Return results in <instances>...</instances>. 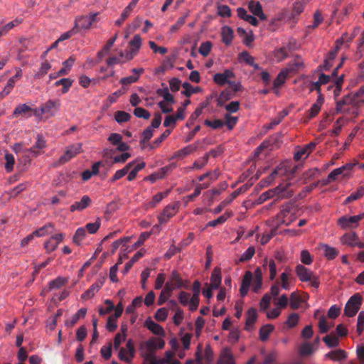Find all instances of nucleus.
<instances>
[{"label":"nucleus","instance_id":"obj_1","mask_svg":"<svg viewBox=\"0 0 364 364\" xmlns=\"http://www.w3.org/2000/svg\"><path fill=\"white\" fill-rule=\"evenodd\" d=\"M296 207L291 203H287L282 205L280 212L274 218L277 225H289L296 219Z\"/></svg>","mask_w":364,"mask_h":364},{"label":"nucleus","instance_id":"obj_2","mask_svg":"<svg viewBox=\"0 0 364 364\" xmlns=\"http://www.w3.org/2000/svg\"><path fill=\"white\" fill-rule=\"evenodd\" d=\"M291 183L279 184L275 188L263 193L259 198L260 203L277 196L278 198H289L293 196L294 191L290 188Z\"/></svg>","mask_w":364,"mask_h":364},{"label":"nucleus","instance_id":"obj_3","mask_svg":"<svg viewBox=\"0 0 364 364\" xmlns=\"http://www.w3.org/2000/svg\"><path fill=\"white\" fill-rule=\"evenodd\" d=\"M296 273L301 282H311V285L313 287L318 288L320 282L318 277L314 275L308 268L302 264H298L296 267Z\"/></svg>","mask_w":364,"mask_h":364},{"label":"nucleus","instance_id":"obj_4","mask_svg":"<svg viewBox=\"0 0 364 364\" xmlns=\"http://www.w3.org/2000/svg\"><path fill=\"white\" fill-rule=\"evenodd\" d=\"M362 301V296L358 293L350 296L344 309L345 315L348 317L355 316L360 309Z\"/></svg>","mask_w":364,"mask_h":364},{"label":"nucleus","instance_id":"obj_5","mask_svg":"<svg viewBox=\"0 0 364 364\" xmlns=\"http://www.w3.org/2000/svg\"><path fill=\"white\" fill-rule=\"evenodd\" d=\"M98 13H93L89 16H80L75 18L74 28L77 33L82 29L87 30L90 28L94 22L97 21Z\"/></svg>","mask_w":364,"mask_h":364},{"label":"nucleus","instance_id":"obj_6","mask_svg":"<svg viewBox=\"0 0 364 364\" xmlns=\"http://www.w3.org/2000/svg\"><path fill=\"white\" fill-rule=\"evenodd\" d=\"M364 218V215L353 216L343 215L338 219V225L343 230L355 229L359 225V222Z\"/></svg>","mask_w":364,"mask_h":364},{"label":"nucleus","instance_id":"obj_7","mask_svg":"<svg viewBox=\"0 0 364 364\" xmlns=\"http://www.w3.org/2000/svg\"><path fill=\"white\" fill-rule=\"evenodd\" d=\"M165 342L160 338H152L141 344V350L146 349V353H154L156 349H161L164 347Z\"/></svg>","mask_w":364,"mask_h":364},{"label":"nucleus","instance_id":"obj_8","mask_svg":"<svg viewBox=\"0 0 364 364\" xmlns=\"http://www.w3.org/2000/svg\"><path fill=\"white\" fill-rule=\"evenodd\" d=\"M60 107V100H49L46 102L41 105L42 112L44 115L48 117H53L59 110Z\"/></svg>","mask_w":364,"mask_h":364},{"label":"nucleus","instance_id":"obj_9","mask_svg":"<svg viewBox=\"0 0 364 364\" xmlns=\"http://www.w3.org/2000/svg\"><path fill=\"white\" fill-rule=\"evenodd\" d=\"M81 144L77 143L75 144H73L68 147L65 153L63 155L59 161L60 163L64 164L70 161L72 158L76 156L77 154L80 153L81 151Z\"/></svg>","mask_w":364,"mask_h":364},{"label":"nucleus","instance_id":"obj_10","mask_svg":"<svg viewBox=\"0 0 364 364\" xmlns=\"http://www.w3.org/2000/svg\"><path fill=\"white\" fill-rule=\"evenodd\" d=\"M141 46V38L139 35H135L129 42L130 51L127 54L126 58L130 60L137 54Z\"/></svg>","mask_w":364,"mask_h":364},{"label":"nucleus","instance_id":"obj_11","mask_svg":"<svg viewBox=\"0 0 364 364\" xmlns=\"http://www.w3.org/2000/svg\"><path fill=\"white\" fill-rule=\"evenodd\" d=\"M92 203L91 198L85 195L82 197L80 201H75L73 205L70 207V210L71 212L75 211H82L89 207Z\"/></svg>","mask_w":364,"mask_h":364},{"label":"nucleus","instance_id":"obj_12","mask_svg":"<svg viewBox=\"0 0 364 364\" xmlns=\"http://www.w3.org/2000/svg\"><path fill=\"white\" fill-rule=\"evenodd\" d=\"M46 146V141L41 134H38L36 141L33 146L23 150L25 153L32 154L33 156H37L40 154V150Z\"/></svg>","mask_w":364,"mask_h":364},{"label":"nucleus","instance_id":"obj_13","mask_svg":"<svg viewBox=\"0 0 364 364\" xmlns=\"http://www.w3.org/2000/svg\"><path fill=\"white\" fill-rule=\"evenodd\" d=\"M363 93H364V87H361L354 96L352 97L350 95H346V97H343V99L342 100L337 102L336 111L338 112H342L343 105L354 103L355 101V99Z\"/></svg>","mask_w":364,"mask_h":364},{"label":"nucleus","instance_id":"obj_14","mask_svg":"<svg viewBox=\"0 0 364 364\" xmlns=\"http://www.w3.org/2000/svg\"><path fill=\"white\" fill-rule=\"evenodd\" d=\"M144 70L143 68H134L132 70V73H134L132 75L123 77L120 80V82L123 85H129L134 82H136L139 78V75L143 73Z\"/></svg>","mask_w":364,"mask_h":364},{"label":"nucleus","instance_id":"obj_15","mask_svg":"<svg viewBox=\"0 0 364 364\" xmlns=\"http://www.w3.org/2000/svg\"><path fill=\"white\" fill-rule=\"evenodd\" d=\"M145 326L149 330L156 335L164 336L165 334L163 327L154 322L151 318L146 320Z\"/></svg>","mask_w":364,"mask_h":364},{"label":"nucleus","instance_id":"obj_16","mask_svg":"<svg viewBox=\"0 0 364 364\" xmlns=\"http://www.w3.org/2000/svg\"><path fill=\"white\" fill-rule=\"evenodd\" d=\"M135 164V161L129 162L123 168L117 170L114 175L109 179L110 183H114L116 181L122 178L127 175L131 168Z\"/></svg>","mask_w":364,"mask_h":364},{"label":"nucleus","instance_id":"obj_17","mask_svg":"<svg viewBox=\"0 0 364 364\" xmlns=\"http://www.w3.org/2000/svg\"><path fill=\"white\" fill-rule=\"evenodd\" d=\"M240 191V190H236L234 192L232 193V194L227 198H225L224 200H223L213 210V213L215 214H218L220 213L223 209L226 207L228 205L230 204L235 198H236Z\"/></svg>","mask_w":364,"mask_h":364},{"label":"nucleus","instance_id":"obj_18","mask_svg":"<svg viewBox=\"0 0 364 364\" xmlns=\"http://www.w3.org/2000/svg\"><path fill=\"white\" fill-rule=\"evenodd\" d=\"M103 281H98L91 285V287L82 294V299H89L94 296L95 294L97 292L103 285Z\"/></svg>","mask_w":364,"mask_h":364},{"label":"nucleus","instance_id":"obj_19","mask_svg":"<svg viewBox=\"0 0 364 364\" xmlns=\"http://www.w3.org/2000/svg\"><path fill=\"white\" fill-rule=\"evenodd\" d=\"M222 41L226 46H230L234 38L233 30L228 26L222 28L221 31Z\"/></svg>","mask_w":364,"mask_h":364},{"label":"nucleus","instance_id":"obj_20","mask_svg":"<svg viewBox=\"0 0 364 364\" xmlns=\"http://www.w3.org/2000/svg\"><path fill=\"white\" fill-rule=\"evenodd\" d=\"M257 318V311L254 307L248 309L246 315L245 329L249 331L250 327L253 326Z\"/></svg>","mask_w":364,"mask_h":364},{"label":"nucleus","instance_id":"obj_21","mask_svg":"<svg viewBox=\"0 0 364 364\" xmlns=\"http://www.w3.org/2000/svg\"><path fill=\"white\" fill-rule=\"evenodd\" d=\"M176 213V208L174 205H167L161 215L159 217V222L161 223H166L168 220L173 217Z\"/></svg>","mask_w":364,"mask_h":364},{"label":"nucleus","instance_id":"obj_22","mask_svg":"<svg viewBox=\"0 0 364 364\" xmlns=\"http://www.w3.org/2000/svg\"><path fill=\"white\" fill-rule=\"evenodd\" d=\"M218 364H235L233 355L229 348H225L221 353Z\"/></svg>","mask_w":364,"mask_h":364},{"label":"nucleus","instance_id":"obj_23","mask_svg":"<svg viewBox=\"0 0 364 364\" xmlns=\"http://www.w3.org/2000/svg\"><path fill=\"white\" fill-rule=\"evenodd\" d=\"M324 98L321 94L318 96L316 102L313 104L309 109V119L315 117L320 112L322 105L323 104Z\"/></svg>","mask_w":364,"mask_h":364},{"label":"nucleus","instance_id":"obj_24","mask_svg":"<svg viewBox=\"0 0 364 364\" xmlns=\"http://www.w3.org/2000/svg\"><path fill=\"white\" fill-rule=\"evenodd\" d=\"M221 272L220 269L215 268L210 277V284L209 285L212 289H217L221 284Z\"/></svg>","mask_w":364,"mask_h":364},{"label":"nucleus","instance_id":"obj_25","mask_svg":"<svg viewBox=\"0 0 364 364\" xmlns=\"http://www.w3.org/2000/svg\"><path fill=\"white\" fill-rule=\"evenodd\" d=\"M321 248L323 252L324 256L328 259H333L338 256L339 253V251L336 248L331 247L326 244L321 245Z\"/></svg>","mask_w":364,"mask_h":364},{"label":"nucleus","instance_id":"obj_26","mask_svg":"<svg viewBox=\"0 0 364 364\" xmlns=\"http://www.w3.org/2000/svg\"><path fill=\"white\" fill-rule=\"evenodd\" d=\"M75 61V58L73 55L70 56L68 60L64 61L63 63V68L58 70L57 75L62 76L67 75L69 73L70 68L73 67Z\"/></svg>","mask_w":364,"mask_h":364},{"label":"nucleus","instance_id":"obj_27","mask_svg":"<svg viewBox=\"0 0 364 364\" xmlns=\"http://www.w3.org/2000/svg\"><path fill=\"white\" fill-rule=\"evenodd\" d=\"M87 309L81 308L77 312L74 314L70 320L65 321V326L68 327H73L78 321L80 318H84L86 315Z\"/></svg>","mask_w":364,"mask_h":364},{"label":"nucleus","instance_id":"obj_28","mask_svg":"<svg viewBox=\"0 0 364 364\" xmlns=\"http://www.w3.org/2000/svg\"><path fill=\"white\" fill-rule=\"evenodd\" d=\"M289 72V69H284L279 73L277 77L274 79L273 82L274 88H278L284 84L286 79L288 76Z\"/></svg>","mask_w":364,"mask_h":364},{"label":"nucleus","instance_id":"obj_29","mask_svg":"<svg viewBox=\"0 0 364 364\" xmlns=\"http://www.w3.org/2000/svg\"><path fill=\"white\" fill-rule=\"evenodd\" d=\"M323 341L328 348H336L340 344L338 338L333 332L323 337Z\"/></svg>","mask_w":364,"mask_h":364},{"label":"nucleus","instance_id":"obj_30","mask_svg":"<svg viewBox=\"0 0 364 364\" xmlns=\"http://www.w3.org/2000/svg\"><path fill=\"white\" fill-rule=\"evenodd\" d=\"M54 230L53 225L51 223H48L37 230L33 232L35 237H43L47 235L51 234Z\"/></svg>","mask_w":364,"mask_h":364},{"label":"nucleus","instance_id":"obj_31","mask_svg":"<svg viewBox=\"0 0 364 364\" xmlns=\"http://www.w3.org/2000/svg\"><path fill=\"white\" fill-rule=\"evenodd\" d=\"M274 327L272 324H266L259 329V339L262 341L268 340L269 334L273 331Z\"/></svg>","mask_w":364,"mask_h":364},{"label":"nucleus","instance_id":"obj_32","mask_svg":"<svg viewBox=\"0 0 364 364\" xmlns=\"http://www.w3.org/2000/svg\"><path fill=\"white\" fill-rule=\"evenodd\" d=\"M73 82V81L70 78H62V79L56 81L54 83V85L55 87L62 85L63 88H62L61 92L63 94H65L69 91L70 87L72 86Z\"/></svg>","mask_w":364,"mask_h":364},{"label":"nucleus","instance_id":"obj_33","mask_svg":"<svg viewBox=\"0 0 364 364\" xmlns=\"http://www.w3.org/2000/svg\"><path fill=\"white\" fill-rule=\"evenodd\" d=\"M358 239L357 234L353 232L350 233H346L344 234L341 238V240L342 243L346 244L350 246H354V242H355Z\"/></svg>","mask_w":364,"mask_h":364},{"label":"nucleus","instance_id":"obj_34","mask_svg":"<svg viewBox=\"0 0 364 364\" xmlns=\"http://www.w3.org/2000/svg\"><path fill=\"white\" fill-rule=\"evenodd\" d=\"M263 266L264 267H267L269 270V279L270 280H274L277 275V267L275 262L273 259H270L269 261L267 259H265L264 261Z\"/></svg>","mask_w":364,"mask_h":364},{"label":"nucleus","instance_id":"obj_35","mask_svg":"<svg viewBox=\"0 0 364 364\" xmlns=\"http://www.w3.org/2000/svg\"><path fill=\"white\" fill-rule=\"evenodd\" d=\"M364 196V186L359 187L357 191L354 193H352L349 196H348L345 200V203H349L354 200L360 199L361 197Z\"/></svg>","mask_w":364,"mask_h":364},{"label":"nucleus","instance_id":"obj_36","mask_svg":"<svg viewBox=\"0 0 364 364\" xmlns=\"http://www.w3.org/2000/svg\"><path fill=\"white\" fill-rule=\"evenodd\" d=\"M32 108L27 105L26 104H20L18 105L14 111V116L18 117L19 115H26L28 112H31Z\"/></svg>","mask_w":364,"mask_h":364},{"label":"nucleus","instance_id":"obj_37","mask_svg":"<svg viewBox=\"0 0 364 364\" xmlns=\"http://www.w3.org/2000/svg\"><path fill=\"white\" fill-rule=\"evenodd\" d=\"M197 149V146L196 145H188L178 151H177L176 153H175V156L176 157H181V158H183L188 154H190L191 153L195 151Z\"/></svg>","mask_w":364,"mask_h":364},{"label":"nucleus","instance_id":"obj_38","mask_svg":"<svg viewBox=\"0 0 364 364\" xmlns=\"http://www.w3.org/2000/svg\"><path fill=\"white\" fill-rule=\"evenodd\" d=\"M182 86L184 90L182 91L181 93L188 97H191L193 93H197L200 90V87H193L189 82H184Z\"/></svg>","mask_w":364,"mask_h":364},{"label":"nucleus","instance_id":"obj_39","mask_svg":"<svg viewBox=\"0 0 364 364\" xmlns=\"http://www.w3.org/2000/svg\"><path fill=\"white\" fill-rule=\"evenodd\" d=\"M132 116L124 111H117L114 114V119L119 123H124L129 122Z\"/></svg>","mask_w":364,"mask_h":364},{"label":"nucleus","instance_id":"obj_40","mask_svg":"<svg viewBox=\"0 0 364 364\" xmlns=\"http://www.w3.org/2000/svg\"><path fill=\"white\" fill-rule=\"evenodd\" d=\"M4 159L6 160L5 163V169L7 173H10L14 170V166L15 164V158L12 154L6 153L5 154Z\"/></svg>","mask_w":364,"mask_h":364},{"label":"nucleus","instance_id":"obj_41","mask_svg":"<svg viewBox=\"0 0 364 364\" xmlns=\"http://www.w3.org/2000/svg\"><path fill=\"white\" fill-rule=\"evenodd\" d=\"M144 364H164V360H157L154 353H144Z\"/></svg>","mask_w":364,"mask_h":364},{"label":"nucleus","instance_id":"obj_42","mask_svg":"<svg viewBox=\"0 0 364 364\" xmlns=\"http://www.w3.org/2000/svg\"><path fill=\"white\" fill-rule=\"evenodd\" d=\"M117 38V36L115 35L113 38H112L107 41L106 45L103 47L102 50L98 53V56L100 58H103L106 54H107L109 53V50L114 45Z\"/></svg>","mask_w":364,"mask_h":364},{"label":"nucleus","instance_id":"obj_43","mask_svg":"<svg viewBox=\"0 0 364 364\" xmlns=\"http://www.w3.org/2000/svg\"><path fill=\"white\" fill-rule=\"evenodd\" d=\"M288 56V52L285 47H281L275 49L274 51V57L277 62H281Z\"/></svg>","mask_w":364,"mask_h":364},{"label":"nucleus","instance_id":"obj_44","mask_svg":"<svg viewBox=\"0 0 364 364\" xmlns=\"http://www.w3.org/2000/svg\"><path fill=\"white\" fill-rule=\"evenodd\" d=\"M67 282V279L60 277L50 281L48 284L50 289H60Z\"/></svg>","mask_w":364,"mask_h":364},{"label":"nucleus","instance_id":"obj_45","mask_svg":"<svg viewBox=\"0 0 364 364\" xmlns=\"http://www.w3.org/2000/svg\"><path fill=\"white\" fill-rule=\"evenodd\" d=\"M301 302V299L299 295H298L296 292H293L290 295V307L295 310L299 309L300 304Z\"/></svg>","mask_w":364,"mask_h":364},{"label":"nucleus","instance_id":"obj_46","mask_svg":"<svg viewBox=\"0 0 364 364\" xmlns=\"http://www.w3.org/2000/svg\"><path fill=\"white\" fill-rule=\"evenodd\" d=\"M299 321V315L297 313H292L288 316L285 324L287 325L289 328H291L298 324Z\"/></svg>","mask_w":364,"mask_h":364},{"label":"nucleus","instance_id":"obj_47","mask_svg":"<svg viewBox=\"0 0 364 364\" xmlns=\"http://www.w3.org/2000/svg\"><path fill=\"white\" fill-rule=\"evenodd\" d=\"M212 43L210 41H205L200 44L199 48V53L204 57L208 56L212 48Z\"/></svg>","mask_w":364,"mask_h":364},{"label":"nucleus","instance_id":"obj_48","mask_svg":"<svg viewBox=\"0 0 364 364\" xmlns=\"http://www.w3.org/2000/svg\"><path fill=\"white\" fill-rule=\"evenodd\" d=\"M289 114V112L286 109L282 110L280 112L277 117H275L272 120V122L269 124V128L272 129L275 126L279 124L282 119Z\"/></svg>","mask_w":364,"mask_h":364},{"label":"nucleus","instance_id":"obj_49","mask_svg":"<svg viewBox=\"0 0 364 364\" xmlns=\"http://www.w3.org/2000/svg\"><path fill=\"white\" fill-rule=\"evenodd\" d=\"M134 114L138 118L149 119L151 114L149 111L142 107H136L134 110Z\"/></svg>","mask_w":364,"mask_h":364},{"label":"nucleus","instance_id":"obj_50","mask_svg":"<svg viewBox=\"0 0 364 364\" xmlns=\"http://www.w3.org/2000/svg\"><path fill=\"white\" fill-rule=\"evenodd\" d=\"M255 253V249L253 246L249 247L240 256V262L248 261L254 256Z\"/></svg>","mask_w":364,"mask_h":364},{"label":"nucleus","instance_id":"obj_51","mask_svg":"<svg viewBox=\"0 0 364 364\" xmlns=\"http://www.w3.org/2000/svg\"><path fill=\"white\" fill-rule=\"evenodd\" d=\"M204 124L213 129H218L222 128L225 125V122L222 119H215L213 121L206 119L204 122Z\"/></svg>","mask_w":364,"mask_h":364},{"label":"nucleus","instance_id":"obj_52","mask_svg":"<svg viewBox=\"0 0 364 364\" xmlns=\"http://www.w3.org/2000/svg\"><path fill=\"white\" fill-rule=\"evenodd\" d=\"M23 22V19L21 18H16L14 21L8 23L4 26L1 28L3 32L6 35L7 33L11 30L15 26L21 24Z\"/></svg>","mask_w":364,"mask_h":364},{"label":"nucleus","instance_id":"obj_53","mask_svg":"<svg viewBox=\"0 0 364 364\" xmlns=\"http://www.w3.org/2000/svg\"><path fill=\"white\" fill-rule=\"evenodd\" d=\"M232 95H233V94H232V93L230 92V91H229V90H224V91H223V92L220 93V96H219V97H218V100H217V102H218V105L219 107H222V106H223L224 102H225V101H227V100H230V98H232Z\"/></svg>","mask_w":364,"mask_h":364},{"label":"nucleus","instance_id":"obj_54","mask_svg":"<svg viewBox=\"0 0 364 364\" xmlns=\"http://www.w3.org/2000/svg\"><path fill=\"white\" fill-rule=\"evenodd\" d=\"M86 235V230L83 228H79L73 237V242L80 245Z\"/></svg>","mask_w":364,"mask_h":364},{"label":"nucleus","instance_id":"obj_55","mask_svg":"<svg viewBox=\"0 0 364 364\" xmlns=\"http://www.w3.org/2000/svg\"><path fill=\"white\" fill-rule=\"evenodd\" d=\"M154 135V132L151 127H149L144 130L141 135V139L140 141L141 145H144Z\"/></svg>","mask_w":364,"mask_h":364},{"label":"nucleus","instance_id":"obj_56","mask_svg":"<svg viewBox=\"0 0 364 364\" xmlns=\"http://www.w3.org/2000/svg\"><path fill=\"white\" fill-rule=\"evenodd\" d=\"M350 165H345L340 168L333 170L329 174L328 178H331L332 181H335L338 176L342 174L346 168H350Z\"/></svg>","mask_w":364,"mask_h":364},{"label":"nucleus","instance_id":"obj_57","mask_svg":"<svg viewBox=\"0 0 364 364\" xmlns=\"http://www.w3.org/2000/svg\"><path fill=\"white\" fill-rule=\"evenodd\" d=\"M248 8L255 16L258 14L262 10L261 4L259 1H250L249 2Z\"/></svg>","mask_w":364,"mask_h":364},{"label":"nucleus","instance_id":"obj_58","mask_svg":"<svg viewBox=\"0 0 364 364\" xmlns=\"http://www.w3.org/2000/svg\"><path fill=\"white\" fill-rule=\"evenodd\" d=\"M170 134H171L170 129L165 130L164 132V133L159 138H157L156 139H155L153 141V143L151 146V149H155V148L158 147L159 146V144L170 135Z\"/></svg>","mask_w":364,"mask_h":364},{"label":"nucleus","instance_id":"obj_59","mask_svg":"<svg viewBox=\"0 0 364 364\" xmlns=\"http://www.w3.org/2000/svg\"><path fill=\"white\" fill-rule=\"evenodd\" d=\"M229 217H230L229 214L225 213L224 215L220 216L217 219L209 221L207 224V226L216 227L217 225H218L220 224L224 223Z\"/></svg>","mask_w":364,"mask_h":364},{"label":"nucleus","instance_id":"obj_60","mask_svg":"<svg viewBox=\"0 0 364 364\" xmlns=\"http://www.w3.org/2000/svg\"><path fill=\"white\" fill-rule=\"evenodd\" d=\"M187 16H188V14H186L181 17H180L177 20L176 23L171 26L170 31L171 33H175L178 30H179L183 26V25L185 23Z\"/></svg>","mask_w":364,"mask_h":364},{"label":"nucleus","instance_id":"obj_61","mask_svg":"<svg viewBox=\"0 0 364 364\" xmlns=\"http://www.w3.org/2000/svg\"><path fill=\"white\" fill-rule=\"evenodd\" d=\"M239 60L250 65L253 63L255 59L247 51H242L239 54Z\"/></svg>","mask_w":364,"mask_h":364},{"label":"nucleus","instance_id":"obj_62","mask_svg":"<svg viewBox=\"0 0 364 364\" xmlns=\"http://www.w3.org/2000/svg\"><path fill=\"white\" fill-rule=\"evenodd\" d=\"M50 68L51 65L48 62L46 61L42 63L40 70L38 73L36 74L35 77L37 78H41L42 76L45 75Z\"/></svg>","mask_w":364,"mask_h":364},{"label":"nucleus","instance_id":"obj_63","mask_svg":"<svg viewBox=\"0 0 364 364\" xmlns=\"http://www.w3.org/2000/svg\"><path fill=\"white\" fill-rule=\"evenodd\" d=\"M218 14L222 17H230L231 16L230 8L227 5L218 6Z\"/></svg>","mask_w":364,"mask_h":364},{"label":"nucleus","instance_id":"obj_64","mask_svg":"<svg viewBox=\"0 0 364 364\" xmlns=\"http://www.w3.org/2000/svg\"><path fill=\"white\" fill-rule=\"evenodd\" d=\"M364 331V311H360L358 314L357 322V332L360 335Z\"/></svg>","mask_w":364,"mask_h":364}]
</instances>
